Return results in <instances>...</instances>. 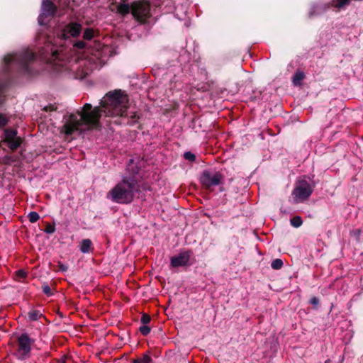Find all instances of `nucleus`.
Returning <instances> with one entry per match:
<instances>
[{
	"label": "nucleus",
	"mask_w": 363,
	"mask_h": 363,
	"mask_svg": "<svg viewBox=\"0 0 363 363\" xmlns=\"http://www.w3.org/2000/svg\"><path fill=\"white\" fill-rule=\"evenodd\" d=\"M185 160L193 162L196 160V156L191 152H186L184 154Z\"/></svg>",
	"instance_id": "nucleus-27"
},
{
	"label": "nucleus",
	"mask_w": 363,
	"mask_h": 363,
	"mask_svg": "<svg viewBox=\"0 0 363 363\" xmlns=\"http://www.w3.org/2000/svg\"><path fill=\"white\" fill-rule=\"evenodd\" d=\"M313 191V186L306 180L301 179L296 182L292 191L294 202L296 203L307 200Z\"/></svg>",
	"instance_id": "nucleus-4"
},
{
	"label": "nucleus",
	"mask_w": 363,
	"mask_h": 363,
	"mask_svg": "<svg viewBox=\"0 0 363 363\" xmlns=\"http://www.w3.org/2000/svg\"><path fill=\"white\" fill-rule=\"evenodd\" d=\"M140 187L134 177H124L108 191L107 198L117 203L128 204L133 201L135 194L140 192Z\"/></svg>",
	"instance_id": "nucleus-2"
},
{
	"label": "nucleus",
	"mask_w": 363,
	"mask_h": 363,
	"mask_svg": "<svg viewBox=\"0 0 363 363\" xmlns=\"http://www.w3.org/2000/svg\"><path fill=\"white\" fill-rule=\"evenodd\" d=\"M28 218L30 223H35L36 221H38L39 220L40 216L37 212L32 211L28 213Z\"/></svg>",
	"instance_id": "nucleus-22"
},
{
	"label": "nucleus",
	"mask_w": 363,
	"mask_h": 363,
	"mask_svg": "<svg viewBox=\"0 0 363 363\" xmlns=\"http://www.w3.org/2000/svg\"><path fill=\"white\" fill-rule=\"evenodd\" d=\"M6 89V83H0V104L2 103V101L4 99L5 97V92Z\"/></svg>",
	"instance_id": "nucleus-24"
},
{
	"label": "nucleus",
	"mask_w": 363,
	"mask_h": 363,
	"mask_svg": "<svg viewBox=\"0 0 363 363\" xmlns=\"http://www.w3.org/2000/svg\"><path fill=\"white\" fill-rule=\"evenodd\" d=\"M128 96L121 90L107 94L101 101V107L96 106L92 109L90 104H85L81 111L69 114L65 118V122L62 131L66 135H72L74 132L82 133L85 130L96 128L104 112L106 116L128 117Z\"/></svg>",
	"instance_id": "nucleus-1"
},
{
	"label": "nucleus",
	"mask_w": 363,
	"mask_h": 363,
	"mask_svg": "<svg viewBox=\"0 0 363 363\" xmlns=\"http://www.w3.org/2000/svg\"><path fill=\"white\" fill-rule=\"evenodd\" d=\"M283 264V261L281 259H275L272 262L271 267L274 269H280Z\"/></svg>",
	"instance_id": "nucleus-20"
},
{
	"label": "nucleus",
	"mask_w": 363,
	"mask_h": 363,
	"mask_svg": "<svg viewBox=\"0 0 363 363\" xmlns=\"http://www.w3.org/2000/svg\"><path fill=\"white\" fill-rule=\"evenodd\" d=\"M127 170L128 171H130L132 170L133 171V173L135 174H138V168L136 167L135 169L133 167V161L131 160L130 164H128V167H127Z\"/></svg>",
	"instance_id": "nucleus-31"
},
{
	"label": "nucleus",
	"mask_w": 363,
	"mask_h": 363,
	"mask_svg": "<svg viewBox=\"0 0 363 363\" xmlns=\"http://www.w3.org/2000/svg\"><path fill=\"white\" fill-rule=\"evenodd\" d=\"M311 303L313 305H317L319 303V300L316 297H313L310 301Z\"/></svg>",
	"instance_id": "nucleus-34"
},
{
	"label": "nucleus",
	"mask_w": 363,
	"mask_h": 363,
	"mask_svg": "<svg viewBox=\"0 0 363 363\" xmlns=\"http://www.w3.org/2000/svg\"><path fill=\"white\" fill-rule=\"evenodd\" d=\"M290 222H291V225H293L295 228L300 227L303 223L301 218L298 216L292 218L291 219Z\"/></svg>",
	"instance_id": "nucleus-19"
},
{
	"label": "nucleus",
	"mask_w": 363,
	"mask_h": 363,
	"mask_svg": "<svg viewBox=\"0 0 363 363\" xmlns=\"http://www.w3.org/2000/svg\"><path fill=\"white\" fill-rule=\"evenodd\" d=\"M82 30V25L77 22H71L67 24L61 31V36L65 38L77 37Z\"/></svg>",
	"instance_id": "nucleus-10"
},
{
	"label": "nucleus",
	"mask_w": 363,
	"mask_h": 363,
	"mask_svg": "<svg viewBox=\"0 0 363 363\" xmlns=\"http://www.w3.org/2000/svg\"><path fill=\"white\" fill-rule=\"evenodd\" d=\"M115 9H116L117 13L124 16L128 13H129L130 11L131 10V7L129 6L128 4H121L118 5H112L111 6V10L114 11Z\"/></svg>",
	"instance_id": "nucleus-11"
},
{
	"label": "nucleus",
	"mask_w": 363,
	"mask_h": 363,
	"mask_svg": "<svg viewBox=\"0 0 363 363\" xmlns=\"http://www.w3.org/2000/svg\"><path fill=\"white\" fill-rule=\"evenodd\" d=\"M325 363H330V359H327Z\"/></svg>",
	"instance_id": "nucleus-35"
},
{
	"label": "nucleus",
	"mask_w": 363,
	"mask_h": 363,
	"mask_svg": "<svg viewBox=\"0 0 363 363\" xmlns=\"http://www.w3.org/2000/svg\"><path fill=\"white\" fill-rule=\"evenodd\" d=\"M195 261L192 251H182L177 255L171 257L170 267H189L191 266Z\"/></svg>",
	"instance_id": "nucleus-7"
},
{
	"label": "nucleus",
	"mask_w": 363,
	"mask_h": 363,
	"mask_svg": "<svg viewBox=\"0 0 363 363\" xmlns=\"http://www.w3.org/2000/svg\"><path fill=\"white\" fill-rule=\"evenodd\" d=\"M9 144V147L14 150H16L21 145V140L19 138H16L13 140H10L7 141Z\"/></svg>",
	"instance_id": "nucleus-17"
},
{
	"label": "nucleus",
	"mask_w": 363,
	"mask_h": 363,
	"mask_svg": "<svg viewBox=\"0 0 363 363\" xmlns=\"http://www.w3.org/2000/svg\"><path fill=\"white\" fill-rule=\"evenodd\" d=\"M150 6L145 1H135L131 5V13L138 21L144 22L150 16Z\"/></svg>",
	"instance_id": "nucleus-8"
},
{
	"label": "nucleus",
	"mask_w": 363,
	"mask_h": 363,
	"mask_svg": "<svg viewBox=\"0 0 363 363\" xmlns=\"http://www.w3.org/2000/svg\"><path fill=\"white\" fill-rule=\"evenodd\" d=\"M93 250L92 242L90 239H84L80 243V250L83 253H89Z\"/></svg>",
	"instance_id": "nucleus-12"
},
{
	"label": "nucleus",
	"mask_w": 363,
	"mask_h": 363,
	"mask_svg": "<svg viewBox=\"0 0 363 363\" xmlns=\"http://www.w3.org/2000/svg\"><path fill=\"white\" fill-rule=\"evenodd\" d=\"M35 59V53L28 49L23 50L19 53L9 55L4 57L6 69L9 71L10 68L17 67L22 72H28V65Z\"/></svg>",
	"instance_id": "nucleus-3"
},
{
	"label": "nucleus",
	"mask_w": 363,
	"mask_h": 363,
	"mask_svg": "<svg viewBox=\"0 0 363 363\" xmlns=\"http://www.w3.org/2000/svg\"><path fill=\"white\" fill-rule=\"evenodd\" d=\"M28 318L30 320L35 321L43 316V314L38 310H32L28 313Z\"/></svg>",
	"instance_id": "nucleus-14"
},
{
	"label": "nucleus",
	"mask_w": 363,
	"mask_h": 363,
	"mask_svg": "<svg viewBox=\"0 0 363 363\" xmlns=\"http://www.w3.org/2000/svg\"><path fill=\"white\" fill-rule=\"evenodd\" d=\"M305 78V74L303 72L297 71L295 72L292 78V82L294 86L301 84V81Z\"/></svg>",
	"instance_id": "nucleus-13"
},
{
	"label": "nucleus",
	"mask_w": 363,
	"mask_h": 363,
	"mask_svg": "<svg viewBox=\"0 0 363 363\" xmlns=\"http://www.w3.org/2000/svg\"><path fill=\"white\" fill-rule=\"evenodd\" d=\"M94 37V30L91 28H87L83 33V38L86 40H91Z\"/></svg>",
	"instance_id": "nucleus-23"
},
{
	"label": "nucleus",
	"mask_w": 363,
	"mask_h": 363,
	"mask_svg": "<svg viewBox=\"0 0 363 363\" xmlns=\"http://www.w3.org/2000/svg\"><path fill=\"white\" fill-rule=\"evenodd\" d=\"M74 47L79 49H82L85 47V43L82 40H79L74 44Z\"/></svg>",
	"instance_id": "nucleus-33"
},
{
	"label": "nucleus",
	"mask_w": 363,
	"mask_h": 363,
	"mask_svg": "<svg viewBox=\"0 0 363 363\" xmlns=\"http://www.w3.org/2000/svg\"><path fill=\"white\" fill-rule=\"evenodd\" d=\"M42 289L43 293L47 295L48 296H51L53 293L52 292L51 288L50 286L47 284H44L42 286Z\"/></svg>",
	"instance_id": "nucleus-25"
},
{
	"label": "nucleus",
	"mask_w": 363,
	"mask_h": 363,
	"mask_svg": "<svg viewBox=\"0 0 363 363\" xmlns=\"http://www.w3.org/2000/svg\"><path fill=\"white\" fill-rule=\"evenodd\" d=\"M16 276L18 279H25L27 277V273L23 269L16 271Z\"/></svg>",
	"instance_id": "nucleus-28"
},
{
	"label": "nucleus",
	"mask_w": 363,
	"mask_h": 363,
	"mask_svg": "<svg viewBox=\"0 0 363 363\" xmlns=\"http://www.w3.org/2000/svg\"><path fill=\"white\" fill-rule=\"evenodd\" d=\"M55 231V227L51 224H47L45 232L49 234L53 233Z\"/></svg>",
	"instance_id": "nucleus-30"
},
{
	"label": "nucleus",
	"mask_w": 363,
	"mask_h": 363,
	"mask_svg": "<svg viewBox=\"0 0 363 363\" xmlns=\"http://www.w3.org/2000/svg\"><path fill=\"white\" fill-rule=\"evenodd\" d=\"M151 362L152 358L148 354H145L143 357L133 359L132 363H150Z\"/></svg>",
	"instance_id": "nucleus-18"
},
{
	"label": "nucleus",
	"mask_w": 363,
	"mask_h": 363,
	"mask_svg": "<svg viewBox=\"0 0 363 363\" xmlns=\"http://www.w3.org/2000/svg\"><path fill=\"white\" fill-rule=\"evenodd\" d=\"M151 320V317L147 314V313H143L142 315V317H141V323L143 324V325H147V323H149Z\"/></svg>",
	"instance_id": "nucleus-29"
},
{
	"label": "nucleus",
	"mask_w": 363,
	"mask_h": 363,
	"mask_svg": "<svg viewBox=\"0 0 363 363\" xmlns=\"http://www.w3.org/2000/svg\"><path fill=\"white\" fill-rule=\"evenodd\" d=\"M139 119V116L137 112H132L130 117L128 118V123L133 125L135 124Z\"/></svg>",
	"instance_id": "nucleus-21"
},
{
	"label": "nucleus",
	"mask_w": 363,
	"mask_h": 363,
	"mask_svg": "<svg viewBox=\"0 0 363 363\" xmlns=\"http://www.w3.org/2000/svg\"><path fill=\"white\" fill-rule=\"evenodd\" d=\"M8 120L5 115L0 113V127H3L7 124Z\"/></svg>",
	"instance_id": "nucleus-32"
},
{
	"label": "nucleus",
	"mask_w": 363,
	"mask_h": 363,
	"mask_svg": "<svg viewBox=\"0 0 363 363\" xmlns=\"http://www.w3.org/2000/svg\"><path fill=\"white\" fill-rule=\"evenodd\" d=\"M35 339L31 338L27 333H23L17 339L16 355L19 359H28L30 355L31 345L35 343Z\"/></svg>",
	"instance_id": "nucleus-5"
},
{
	"label": "nucleus",
	"mask_w": 363,
	"mask_h": 363,
	"mask_svg": "<svg viewBox=\"0 0 363 363\" xmlns=\"http://www.w3.org/2000/svg\"><path fill=\"white\" fill-rule=\"evenodd\" d=\"M5 140L7 142L10 140H13L14 138H17L16 134L17 132L15 130L12 129H7L5 130Z\"/></svg>",
	"instance_id": "nucleus-16"
},
{
	"label": "nucleus",
	"mask_w": 363,
	"mask_h": 363,
	"mask_svg": "<svg viewBox=\"0 0 363 363\" xmlns=\"http://www.w3.org/2000/svg\"><path fill=\"white\" fill-rule=\"evenodd\" d=\"M139 331L143 335H147L150 333V328L146 325H143L139 328Z\"/></svg>",
	"instance_id": "nucleus-26"
},
{
	"label": "nucleus",
	"mask_w": 363,
	"mask_h": 363,
	"mask_svg": "<svg viewBox=\"0 0 363 363\" xmlns=\"http://www.w3.org/2000/svg\"><path fill=\"white\" fill-rule=\"evenodd\" d=\"M57 8L54 3L50 0H43L41 6V13L38 16V23L40 25H45L47 23L48 18H50L56 15Z\"/></svg>",
	"instance_id": "nucleus-9"
},
{
	"label": "nucleus",
	"mask_w": 363,
	"mask_h": 363,
	"mask_svg": "<svg viewBox=\"0 0 363 363\" xmlns=\"http://www.w3.org/2000/svg\"><path fill=\"white\" fill-rule=\"evenodd\" d=\"M350 2V0H333L332 2V6L335 8L340 9L345 6L348 5Z\"/></svg>",
	"instance_id": "nucleus-15"
},
{
	"label": "nucleus",
	"mask_w": 363,
	"mask_h": 363,
	"mask_svg": "<svg viewBox=\"0 0 363 363\" xmlns=\"http://www.w3.org/2000/svg\"><path fill=\"white\" fill-rule=\"evenodd\" d=\"M224 176L220 172L204 170L200 177V183L202 187L211 191L213 188L221 184Z\"/></svg>",
	"instance_id": "nucleus-6"
}]
</instances>
